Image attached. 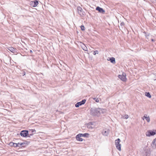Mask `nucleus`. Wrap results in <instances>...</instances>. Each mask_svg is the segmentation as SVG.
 Masks as SVG:
<instances>
[{
  "instance_id": "nucleus-28",
  "label": "nucleus",
  "mask_w": 156,
  "mask_h": 156,
  "mask_svg": "<svg viewBox=\"0 0 156 156\" xmlns=\"http://www.w3.org/2000/svg\"><path fill=\"white\" fill-rule=\"evenodd\" d=\"M31 133H33L35 132L36 131H35V130H34H34L32 129V130H31Z\"/></svg>"
},
{
  "instance_id": "nucleus-25",
  "label": "nucleus",
  "mask_w": 156,
  "mask_h": 156,
  "mask_svg": "<svg viewBox=\"0 0 156 156\" xmlns=\"http://www.w3.org/2000/svg\"><path fill=\"white\" fill-rule=\"evenodd\" d=\"M123 118H124L125 119H127L129 118V116L127 115H126L124 116V117Z\"/></svg>"
},
{
  "instance_id": "nucleus-12",
  "label": "nucleus",
  "mask_w": 156,
  "mask_h": 156,
  "mask_svg": "<svg viewBox=\"0 0 156 156\" xmlns=\"http://www.w3.org/2000/svg\"><path fill=\"white\" fill-rule=\"evenodd\" d=\"M96 10L98 11L99 12L101 13H104L105 12V10L102 8L100 7H97L96 8Z\"/></svg>"
},
{
  "instance_id": "nucleus-4",
  "label": "nucleus",
  "mask_w": 156,
  "mask_h": 156,
  "mask_svg": "<svg viewBox=\"0 0 156 156\" xmlns=\"http://www.w3.org/2000/svg\"><path fill=\"white\" fill-rule=\"evenodd\" d=\"M118 77L123 81H126V74L125 73H123L122 75H118Z\"/></svg>"
},
{
  "instance_id": "nucleus-17",
  "label": "nucleus",
  "mask_w": 156,
  "mask_h": 156,
  "mask_svg": "<svg viewBox=\"0 0 156 156\" xmlns=\"http://www.w3.org/2000/svg\"><path fill=\"white\" fill-rule=\"evenodd\" d=\"M81 47L85 51H87V48L84 44H83L81 46Z\"/></svg>"
},
{
  "instance_id": "nucleus-23",
  "label": "nucleus",
  "mask_w": 156,
  "mask_h": 156,
  "mask_svg": "<svg viewBox=\"0 0 156 156\" xmlns=\"http://www.w3.org/2000/svg\"><path fill=\"white\" fill-rule=\"evenodd\" d=\"M94 100H95V101L97 102H98L99 101V99L98 98H94Z\"/></svg>"
},
{
  "instance_id": "nucleus-16",
  "label": "nucleus",
  "mask_w": 156,
  "mask_h": 156,
  "mask_svg": "<svg viewBox=\"0 0 156 156\" xmlns=\"http://www.w3.org/2000/svg\"><path fill=\"white\" fill-rule=\"evenodd\" d=\"M78 137L79 136H80L81 137L83 136V137H87V135H88V133H85L84 134H81L80 133L78 134Z\"/></svg>"
},
{
  "instance_id": "nucleus-18",
  "label": "nucleus",
  "mask_w": 156,
  "mask_h": 156,
  "mask_svg": "<svg viewBox=\"0 0 156 156\" xmlns=\"http://www.w3.org/2000/svg\"><path fill=\"white\" fill-rule=\"evenodd\" d=\"M110 62L112 63L115 64V58L113 57H112L110 59Z\"/></svg>"
},
{
  "instance_id": "nucleus-30",
  "label": "nucleus",
  "mask_w": 156,
  "mask_h": 156,
  "mask_svg": "<svg viewBox=\"0 0 156 156\" xmlns=\"http://www.w3.org/2000/svg\"><path fill=\"white\" fill-rule=\"evenodd\" d=\"M151 41H154V40L153 39H151Z\"/></svg>"
},
{
  "instance_id": "nucleus-8",
  "label": "nucleus",
  "mask_w": 156,
  "mask_h": 156,
  "mask_svg": "<svg viewBox=\"0 0 156 156\" xmlns=\"http://www.w3.org/2000/svg\"><path fill=\"white\" fill-rule=\"evenodd\" d=\"M98 111L99 113V115L101 114L104 113L106 112V110L105 109H103L100 108H98Z\"/></svg>"
},
{
  "instance_id": "nucleus-15",
  "label": "nucleus",
  "mask_w": 156,
  "mask_h": 156,
  "mask_svg": "<svg viewBox=\"0 0 156 156\" xmlns=\"http://www.w3.org/2000/svg\"><path fill=\"white\" fill-rule=\"evenodd\" d=\"M78 136V134L77 135H76V139L78 141H82L83 140L81 138V136H80L78 137L77 136Z\"/></svg>"
},
{
  "instance_id": "nucleus-22",
  "label": "nucleus",
  "mask_w": 156,
  "mask_h": 156,
  "mask_svg": "<svg viewBox=\"0 0 156 156\" xmlns=\"http://www.w3.org/2000/svg\"><path fill=\"white\" fill-rule=\"evenodd\" d=\"M30 5L32 6L35 7V5H34V2L33 1H31L30 2Z\"/></svg>"
},
{
  "instance_id": "nucleus-9",
  "label": "nucleus",
  "mask_w": 156,
  "mask_h": 156,
  "mask_svg": "<svg viewBox=\"0 0 156 156\" xmlns=\"http://www.w3.org/2000/svg\"><path fill=\"white\" fill-rule=\"evenodd\" d=\"M155 134V133L154 132L152 131H148L146 133V135L147 136H151L154 135Z\"/></svg>"
},
{
  "instance_id": "nucleus-32",
  "label": "nucleus",
  "mask_w": 156,
  "mask_h": 156,
  "mask_svg": "<svg viewBox=\"0 0 156 156\" xmlns=\"http://www.w3.org/2000/svg\"><path fill=\"white\" fill-rule=\"evenodd\" d=\"M18 145L20 146V147L21 146H20V144H18Z\"/></svg>"
},
{
  "instance_id": "nucleus-31",
  "label": "nucleus",
  "mask_w": 156,
  "mask_h": 156,
  "mask_svg": "<svg viewBox=\"0 0 156 156\" xmlns=\"http://www.w3.org/2000/svg\"><path fill=\"white\" fill-rule=\"evenodd\" d=\"M30 52H32V50H30Z\"/></svg>"
},
{
  "instance_id": "nucleus-26",
  "label": "nucleus",
  "mask_w": 156,
  "mask_h": 156,
  "mask_svg": "<svg viewBox=\"0 0 156 156\" xmlns=\"http://www.w3.org/2000/svg\"><path fill=\"white\" fill-rule=\"evenodd\" d=\"M81 28L82 30H85V27L83 26L82 25L81 26Z\"/></svg>"
},
{
  "instance_id": "nucleus-14",
  "label": "nucleus",
  "mask_w": 156,
  "mask_h": 156,
  "mask_svg": "<svg viewBox=\"0 0 156 156\" xmlns=\"http://www.w3.org/2000/svg\"><path fill=\"white\" fill-rule=\"evenodd\" d=\"M143 118H145L146 119V120L147 121V122H149L150 120V118L149 116L148 117H146L144 115L142 118V119L143 120H144V119Z\"/></svg>"
},
{
  "instance_id": "nucleus-33",
  "label": "nucleus",
  "mask_w": 156,
  "mask_h": 156,
  "mask_svg": "<svg viewBox=\"0 0 156 156\" xmlns=\"http://www.w3.org/2000/svg\"><path fill=\"white\" fill-rule=\"evenodd\" d=\"M155 80H156V79H155Z\"/></svg>"
},
{
  "instance_id": "nucleus-11",
  "label": "nucleus",
  "mask_w": 156,
  "mask_h": 156,
  "mask_svg": "<svg viewBox=\"0 0 156 156\" xmlns=\"http://www.w3.org/2000/svg\"><path fill=\"white\" fill-rule=\"evenodd\" d=\"M109 133V131L107 129H104L102 132V134L105 136H107Z\"/></svg>"
},
{
  "instance_id": "nucleus-6",
  "label": "nucleus",
  "mask_w": 156,
  "mask_h": 156,
  "mask_svg": "<svg viewBox=\"0 0 156 156\" xmlns=\"http://www.w3.org/2000/svg\"><path fill=\"white\" fill-rule=\"evenodd\" d=\"M86 101V100L85 99H83L80 102H77L76 104H75V107L77 108L79 107L80 106L84 104Z\"/></svg>"
},
{
  "instance_id": "nucleus-21",
  "label": "nucleus",
  "mask_w": 156,
  "mask_h": 156,
  "mask_svg": "<svg viewBox=\"0 0 156 156\" xmlns=\"http://www.w3.org/2000/svg\"><path fill=\"white\" fill-rule=\"evenodd\" d=\"M145 95L147 97H148V98H151V96L149 92H146L145 93Z\"/></svg>"
},
{
  "instance_id": "nucleus-1",
  "label": "nucleus",
  "mask_w": 156,
  "mask_h": 156,
  "mask_svg": "<svg viewBox=\"0 0 156 156\" xmlns=\"http://www.w3.org/2000/svg\"><path fill=\"white\" fill-rule=\"evenodd\" d=\"M98 110V108H92L90 111V113L92 115L98 116L99 115V113Z\"/></svg>"
},
{
  "instance_id": "nucleus-29",
  "label": "nucleus",
  "mask_w": 156,
  "mask_h": 156,
  "mask_svg": "<svg viewBox=\"0 0 156 156\" xmlns=\"http://www.w3.org/2000/svg\"><path fill=\"white\" fill-rule=\"evenodd\" d=\"M33 135V133H32V134H30V135H29V137H30V136H32V135Z\"/></svg>"
},
{
  "instance_id": "nucleus-20",
  "label": "nucleus",
  "mask_w": 156,
  "mask_h": 156,
  "mask_svg": "<svg viewBox=\"0 0 156 156\" xmlns=\"http://www.w3.org/2000/svg\"><path fill=\"white\" fill-rule=\"evenodd\" d=\"M34 2V5H35V6H36L38 4V1L36 0H35L34 1H33Z\"/></svg>"
},
{
  "instance_id": "nucleus-3",
  "label": "nucleus",
  "mask_w": 156,
  "mask_h": 156,
  "mask_svg": "<svg viewBox=\"0 0 156 156\" xmlns=\"http://www.w3.org/2000/svg\"><path fill=\"white\" fill-rule=\"evenodd\" d=\"M25 143H14L12 142H11L9 143V145L11 146V147H20V146L18 145V144H20V146L23 145L24 144H25Z\"/></svg>"
},
{
  "instance_id": "nucleus-2",
  "label": "nucleus",
  "mask_w": 156,
  "mask_h": 156,
  "mask_svg": "<svg viewBox=\"0 0 156 156\" xmlns=\"http://www.w3.org/2000/svg\"><path fill=\"white\" fill-rule=\"evenodd\" d=\"M120 140L118 138L115 141V143L116 148L119 151L121 150V144H120Z\"/></svg>"
},
{
  "instance_id": "nucleus-10",
  "label": "nucleus",
  "mask_w": 156,
  "mask_h": 156,
  "mask_svg": "<svg viewBox=\"0 0 156 156\" xmlns=\"http://www.w3.org/2000/svg\"><path fill=\"white\" fill-rule=\"evenodd\" d=\"M94 122H88V129H92L94 128L95 126L94 125Z\"/></svg>"
},
{
  "instance_id": "nucleus-7",
  "label": "nucleus",
  "mask_w": 156,
  "mask_h": 156,
  "mask_svg": "<svg viewBox=\"0 0 156 156\" xmlns=\"http://www.w3.org/2000/svg\"><path fill=\"white\" fill-rule=\"evenodd\" d=\"M77 9L78 12L80 16H82L84 15V12H83L81 7L80 6L78 7Z\"/></svg>"
},
{
  "instance_id": "nucleus-19",
  "label": "nucleus",
  "mask_w": 156,
  "mask_h": 156,
  "mask_svg": "<svg viewBox=\"0 0 156 156\" xmlns=\"http://www.w3.org/2000/svg\"><path fill=\"white\" fill-rule=\"evenodd\" d=\"M152 144L154 145L155 148H156V138L152 142Z\"/></svg>"
},
{
  "instance_id": "nucleus-5",
  "label": "nucleus",
  "mask_w": 156,
  "mask_h": 156,
  "mask_svg": "<svg viewBox=\"0 0 156 156\" xmlns=\"http://www.w3.org/2000/svg\"><path fill=\"white\" fill-rule=\"evenodd\" d=\"M20 135L23 137H26L28 135V131L26 130H23L20 132Z\"/></svg>"
},
{
  "instance_id": "nucleus-24",
  "label": "nucleus",
  "mask_w": 156,
  "mask_h": 156,
  "mask_svg": "<svg viewBox=\"0 0 156 156\" xmlns=\"http://www.w3.org/2000/svg\"><path fill=\"white\" fill-rule=\"evenodd\" d=\"M98 51L97 50L95 51H94L93 54L94 55H95L96 54H98Z\"/></svg>"
},
{
  "instance_id": "nucleus-27",
  "label": "nucleus",
  "mask_w": 156,
  "mask_h": 156,
  "mask_svg": "<svg viewBox=\"0 0 156 156\" xmlns=\"http://www.w3.org/2000/svg\"><path fill=\"white\" fill-rule=\"evenodd\" d=\"M120 25L122 26H123L124 25V23L123 22H122L121 23Z\"/></svg>"
},
{
  "instance_id": "nucleus-13",
  "label": "nucleus",
  "mask_w": 156,
  "mask_h": 156,
  "mask_svg": "<svg viewBox=\"0 0 156 156\" xmlns=\"http://www.w3.org/2000/svg\"><path fill=\"white\" fill-rule=\"evenodd\" d=\"M8 49L9 51L13 53H15L16 52V49L12 47H9L8 48Z\"/></svg>"
}]
</instances>
